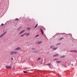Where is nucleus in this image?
I'll return each mask as SVG.
<instances>
[{"label":"nucleus","mask_w":77,"mask_h":77,"mask_svg":"<svg viewBox=\"0 0 77 77\" xmlns=\"http://www.w3.org/2000/svg\"><path fill=\"white\" fill-rule=\"evenodd\" d=\"M21 27H22V26H21L18 29H17V30L18 31V30H20V29Z\"/></svg>","instance_id":"obj_13"},{"label":"nucleus","mask_w":77,"mask_h":77,"mask_svg":"<svg viewBox=\"0 0 77 77\" xmlns=\"http://www.w3.org/2000/svg\"><path fill=\"white\" fill-rule=\"evenodd\" d=\"M3 25H4V24H3V23H2V24H1V26H3Z\"/></svg>","instance_id":"obj_28"},{"label":"nucleus","mask_w":77,"mask_h":77,"mask_svg":"<svg viewBox=\"0 0 77 77\" xmlns=\"http://www.w3.org/2000/svg\"><path fill=\"white\" fill-rule=\"evenodd\" d=\"M37 36H38V35H37L35 37V38H36V37H37Z\"/></svg>","instance_id":"obj_25"},{"label":"nucleus","mask_w":77,"mask_h":77,"mask_svg":"<svg viewBox=\"0 0 77 77\" xmlns=\"http://www.w3.org/2000/svg\"><path fill=\"white\" fill-rule=\"evenodd\" d=\"M47 65H51V64H50V63H48V64H47Z\"/></svg>","instance_id":"obj_22"},{"label":"nucleus","mask_w":77,"mask_h":77,"mask_svg":"<svg viewBox=\"0 0 77 77\" xmlns=\"http://www.w3.org/2000/svg\"><path fill=\"white\" fill-rule=\"evenodd\" d=\"M65 55L61 56L60 57V58H65Z\"/></svg>","instance_id":"obj_10"},{"label":"nucleus","mask_w":77,"mask_h":77,"mask_svg":"<svg viewBox=\"0 0 77 77\" xmlns=\"http://www.w3.org/2000/svg\"><path fill=\"white\" fill-rule=\"evenodd\" d=\"M63 39V38H61L59 39V40L60 41V40H62V39Z\"/></svg>","instance_id":"obj_18"},{"label":"nucleus","mask_w":77,"mask_h":77,"mask_svg":"<svg viewBox=\"0 0 77 77\" xmlns=\"http://www.w3.org/2000/svg\"><path fill=\"white\" fill-rule=\"evenodd\" d=\"M7 33V32H5L4 33L2 34L1 35H0V38H1L2 37H3L4 35L6 34Z\"/></svg>","instance_id":"obj_1"},{"label":"nucleus","mask_w":77,"mask_h":77,"mask_svg":"<svg viewBox=\"0 0 77 77\" xmlns=\"http://www.w3.org/2000/svg\"><path fill=\"white\" fill-rule=\"evenodd\" d=\"M41 59V58H38L37 60H40Z\"/></svg>","instance_id":"obj_17"},{"label":"nucleus","mask_w":77,"mask_h":77,"mask_svg":"<svg viewBox=\"0 0 77 77\" xmlns=\"http://www.w3.org/2000/svg\"><path fill=\"white\" fill-rule=\"evenodd\" d=\"M26 29L27 30H30V28H27Z\"/></svg>","instance_id":"obj_15"},{"label":"nucleus","mask_w":77,"mask_h":77,"mask_svg":"<svg viewBox=\"0 0 77 77\" xmlns=\"http://www.w3.org/2000/svg\"><path fill=\"white\" fill-rule=\"evenodd\" d=\"M18 19L17 18H16L15 19V21H18Z\"/></svg>","instance_id":"obj_19"},{"label":"nucleus","mask_w":77,"mask_h":77,"mask_svg":"<svg viewBox=\"0 0 77 77\" xmlns=\"http://www.w3.org/2000/svg\"><path fill=\"white\" fill-rule=\"evenodd\" d=\"M42 43V42L40 41V42H37L36 44H41Z\"/></svg>","instance_id":"obj_5"},{"label":"nucleus","mask_w":77,"mask_h":77,"mask_svg":"<svg viewBox=\"0 0 77 77\" xmlns=\"http://www.w3.org/2000/svg\"><path fill=\"white\" fill-rule=\"evenodd\" d=\"M53 47H54V46H51L50 47L51 48H53Z\"/></svg>","instance_id":"obj_23"},{"label":"nucleus","mask_w":77,"mask_h":77,"mask_svg":"<svg viewBox=\"0 0 77 77\" xmlns=\"http://www.w3.org/2000/svg\"><path fill=\"white\" fill-rule=\"evenodd\" d=\"M14 54V51H11L10 53V54H11V55H13Z\"/></svg>","instance_id":"obj_6"},{"label":"nucleus","mask_w":77,"mask_h":77,"mask_svg":"<svg viewBox=\"0 0 77 77\" xmlns=\"http://www.w3.org/2000/svg\"><path fill=\"white\" fill-rule=\"evenodd\" d=\"M6 68L7 69H11V66H5Z\"/></svg>","instance_id":"obj_4"},{"label":"nucleus","mask_w":77,"mask_h":77,"mask_svg":"<svg viewBox=\"0 0 77 77\" xmlns=\"http://www.w3.org/2000/svg\"><path fill=\"white\" fill-rule=\"evenodd\" d=\"M37 26H38V24H37L35 26V28H36V27H37Z\"/></svg>","instance_id":"obj_21"},{"label":"nucleus","mask_w":77,"mask_h":77,"mask_svg":"<svg viewBox=\"0 0 77 77\" xmlns=\"http://www.w3.org/2000/svg\"><path fill=\"white\" fill-rule=\"evenodd\" d=\"M35 27L33 29H35Z\"/></svg>","instance_id":"obj_31"},{"label":"nucleus","mask_w":77,"mask_h":77,"mask_svg":"<svg viewBox=\"0 0 77 77\" xmlns=\"http://www.w3.org/2000/svg\"><path fill=\"white\" fill-rule=\"evenodd\" d=\"M21 48H15L14 50L17 51V50H20Z\"/></svg>","instance_id":"obj_2"},{"label":"nucleus","mask_w":77,"mask_h":77,"mask_svg":"<svg viewBox=\"0 0 77 77\" xmlns=\"http://www.w3.org/2000/svg\"><path fill=\"white\" fill-rule=\"evenodd\" d=\"M23 72L24 73H27V72L26 71H23Z\"/></svg>","instance_id":"obj_20"},{"label":"nucleus","mask_w":77,"mask_h":77,"mask_svg":"<svg viewBox=\"0 0 77 77\" xmlns=\"http://www.w3.org/2000/svg\"><path fill=\"white\" fill-rule=\"evenodd\" d=\"M72 51V52H74V51Z\"/></svg>","instance_id":"obj_27"},{"label":"nucleus","mask_w":77,"mask_h":77,"mask_svg":"<svg viewBox=\"0 0 77 77\" xmlns=\"http://www.w3.org/2000/svg\"><path fill=\"white\" fill-rule=\"evenodd\" d=\"M72 66H73V64L72 65Z\"/></svg>","instance_id":"obj_32"},{"label":"nucleus","mask_w":77,"mask_h":77,"mask_svg":"<svg viewBox=\"0 0 77 77\" xmlns=\"http://www.w3.org/2000/svg\"><path fill=\"white\" fill-rule=\"evenodd\" d=\"M40 31L42 32V35H44V32H43V31L42 30V29H40Z\"/></svg>","instance_id":"obj_8"},{"label":"nucleus","mask_w":77,"mask_h":77,"mask_svg":"<svg viewBox=\"0 0 77 77\" xmlns=\"http://www.w3.org/2000/svg\"><path fill=\"white\" fill-rule=\"evenodd\" d=\"M61 61H57V62H58V63H60Z\"/></svg>","instance_id":"obj_24"},{"label":"nucleus","mask_w":77,"mask_h":77,"mask_svg":"<svg viewBox=\"0 0 77 77\" xmlns=\"http://www.w3.org/2000/svg\"><path fill=\"white\" fill-rule=\"evenodd\" d=\"M54 60H58V59H55Z\"/></svg>","instance_id":"obj_26"},{"label":"nucleus","mask_w":77,"mask_h":77,"mask_svg":"<svg viewBox=\"0 0 77 77\" xmlns=\"http://www.w3.org/2000/svg\"><path fill=\"white\" fill-rule=\"evenodd\" d=\"M14 54H17L18 52L17 51H13Z\"/></svg>","instance_id":"obj_12"},{"label":"nucleus","mask_w":77,"mask_h":77,"mask_svg":"<svg viewBox=\"0 0 77 77\" xmlns=\"http://www.w3.org/2000/svg\"><path fill=\"white\" fill-rule=\"evenodd\" d=\"M74 52H77V51L74 50Z\"/></svg>","instance_id":"obj_30"},{"label":"nucleus","mask_w":77,"mask_h":77,"mask_svg":"<svg viewBox=\"0 0 77 77\" xmlns=\"http://www.w3.org/2000/svg\"><path fill=\"white\" fill-rule=\"evenodd\" d=\"M59 56V54H56L55 55H54L53 56V57H56V56Z\"/></svg>","instance_id":"obj_7"},{"label":"nucleus","mask_w":77,"mask_h":77,"mask_svg":"<svg viewBox=\"0 0 77 77\" xmlns=\"http://www.w3.org/2000/svg\"><path fill=\"white\" fill-rule=\"evenodd\" d=\"M25 30H22L21 32H20L19 34V35H21V34H22V33H24V32L25 31Z\"/></svg>","instance_id":"obj_3"},{"label":"nucleus","mask_w":77,"mask_h":77,"mask_svg":"<svg viewBox=\"0 0 77 77\" xmlns=\"http://www.w3.org/2000/svg\"><path fill=\"white\" fill-rule=\"evenodd\" d=\"M26 33H25L24 34L21 35H20L21 37H23V36H24L25 35H26Z\"/></svg>","instance_id":"obj_9"},{"label":"nucleus","mask_w":77,"mask_h":77,"mask_svg":"<svg viewBox=\"0 0 77 77\" xmlns=\"http://www.w3.org/2000/svg\"><path fill=\"white\" fill-rule=\"evenodd\" d=\"M47 53L48 54L49 53V52H48Z\"/></svg>","instance_id":"obj_33"},{"label":"nucleus","mask_w":77,"mask_h":77,"mask_svg":"<svg viewBox=\"0 0 77 77\" xmlns=\"http://www.w3.org/2000/svg\"><path fill=\"white\" fill-rule=\"evenodd\" d=\"M11 60H14V59H13V58H11Z\"/></svg>","instance_id":"obj_29"},{"label":"nucleus","mask_w":77,"mask_h":77,"mask_svg":"<svg viewBox=\"0 0 77 77\" xmlns=\"http://www.w3.org/2000/svg\"><path fill=\"white\" fill-rule=\"evenodd\" d=\"M57 49V48H52V50H56Z\"/></svg>","instance_id":"obj_11"},{"label":"nucleus","mask_w":77,"mask_h":77,"mask_svg":"<svg viewBox=\"0 0 77 77\" xmlns=\"http://www.w3.org/2000/svg\"><path fill=\"white\" fill-rule=\"evenodd\" d=\"M30 35V33H28L26 34V35L28 36V35Z\"/></svg>","instance_id":"obj_16"},{"label":"nucleus","mask_w":77,"mask_h":77,"mask_svg":"<svg viewBox=\"0 0 77 77\" xmlns=\"http://www.w3.org/2000/svg\"><path fill=\"white\" fill-rule=\"evenodd\" d=\"M60 44H61V43H59L58 44H57L56 45V46H57V45H60Z\"/></svg>","instance_id":"obj_14"}]
</instances>
